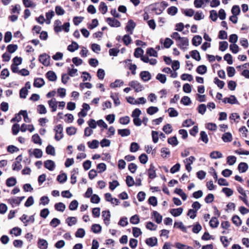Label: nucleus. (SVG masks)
Instances as JSON below:
<instances>
[{"mask_svg": "<svg viewBox=\"0 0 249 249\" xmlns=\"http://www.w3.org/2000/svg\"><path fill=\"white\" fill-rule=\"evenodd\" d=\"M210 226L213 228H215L217 227L219 224V221L217 218L215 217H213L210 221Z\"/></svg>", "mask_w": 249, "mask_h": 249, "instance_id": "32", "label": "nucleus"}, {"mask_svg": "<svg viewBox=\"0 0 249 249\" xmlns=\"http://www.w3.org/2000/svg\"><path fill=\"white\" fill-rule=\"evenodd\" d=\"M130 222L132 224H137L140 222V218L139 215L135 214L131 216L130 218Z\"/></svg>", "mask_w": 249, "mask_h": 249, "instance_id": "54", "label": "nucleus"}, {"mask_svg": "<svg viewBox=\"0 0 249 249\" xmlns=\"http://www.w3.org/2000/svg\"><path fill=\"white\" fill-rule=\"evenodd\" d=\"M236 161V158L234 156H229L227 158V162L229 165H233Z\"/></svg>", "mask_w": 249, "mask_h": 249, "instance_id": "45", "label": "nucleus"}, {"mask_svg": "<svg viewBox=\"0 0 249 249\" xmlns=\"http://www.w3.org/2000/svg\"><path fill=\"white\" fill-rule=\"evenodd\" d=\"M85 231L82 228L78 229L75 233V236L78 238H82L85 236Z\"/></svg>", "mask_w": 249, "mask_h": 249, "instance_id": "51", "label": "nucleus"}, {"mask_svg": "<svg viewBox=\"0 0 249 249\" xmlns=\"http://www.w3.org/2000/svg\"><path fill=\"white\" fill-rule=\"evenodd\" d=\"M110 97L114 101V103L115 106H118L120 105L121 102L119 99V93H111Z\"/></svg>", "mask_w": 249, "mask_h": 249, "instance_id": "13", "label": "nucleus"}, {"mask_svg": "<svg viewBox=\"0 0 249 249\" xmlns=\"http://www.w3.org/2000/svg\"><path fill=\"white\" fill-rule=\"evenodd\" d=\"M201 140L205 143H207L209 141L208 135L205 131H201L200 133Z\"/></svg>", "mask_w": 249, "mask_h": 249, "instance_id": "62", "label": "nucleus"}, {"mask_svg": "<svg viewBox=\"0 0 249 249\" xmlns=\"http://www.w3.org/2000/svg\"><path fill=\"white\" fill-rule=\"evenodd\" d=\"M128 85L131 87L136 92H140L142 89V86L137 81H132L130 82Z\"/></svg>", "mask_w": 249, "mask_h": 249, "instance_id": "5", "label": "nucleus"}, {"mask_svg": "<svg viewBox=\"0 0 249 249\" xmlns=\"http://www.w3.org/2000/svg\"><path fill=\"white\" fill-rule=\"evenodd\" d=\"M99 142L96 140H93L91 142H88L87 144L89 148L91 149H95L99 146Z\"/></svg>", "mask_w": 249, "mask_h": 249, "instance_id": "25", "label": "nucleus"}, {"mask_svg": "<svg viewBox=\"0 0 249 249\" xmlns=\"http://www.w3.org/2000/svg\"><path fill=\"white\" fill-rule=\"evenodd\" d=\"M91 230L93 232L98 233L101 231L102 227L99 224H94L91 226Z\"/></svg>", "mask_w": 249, "mask_h": 249, "instance_id": "29", "label": "nucleus"}, {"mask_svg": "<svg viewBox=\"0 0 249 249\" xmlns=\"http://www.w3.org/2000/svg\"><path fill=\"white\" fill-rule=\"evenodd\" d=\"M77 129L73 126L68 127L66 128V132L68 135L71 136L76 133Z\"/></svg>", "mask_w": 249, "mask_h": 249, "instance_id": "58", "label": "nucleus"}, {"mask_svg": "<svg viewBox=\"0 0 249 249\" xmlns=\"http://www.w3.org/2000/svg\"><path fill=\"white\" fill-rule=\"evenodd\" d=\"M146 244L150 247L156 246L158 243V240L156 237H150L145 240Z\"/></svg>", "mask_w": 249, "mask_h": 249, "instance_id": "15", "label": "nucleus"}, {"mask_svg": "<svg viewBox=\"0 0 249 249\" xmlns=\"http://www.w3.org/2000/svg\"><path fill=\"white\" fill-rule=\"evenodd\" d=\"M144 51L141 48H137L135 50L134 55L136 58L141 57L143 55Z\"/></svg>", "mask_w": 249, "mask_h": 249, "instance_id": "39", "label": "nucleus"}, {"mask_svg": "<svg viewBox=\"0 0 249 249\" xmlns=\"http://www.w3.org/2000/svg\"><path fill=\"white\" fill-rule=\"evenodd\" d=\"M228 47V43L227 41H221L219 42V49L222 52L225 51Z\"/></svg>", "mask_w": 249, "mask_h": 249, "instance_id": "56", "label": "nucleus"}, {"mask_svg": "<svg viewBox=\"0 0 249 249\" xmlns=\"http://www.w3.org/2000/svg\"><path fill=\"white\" fill-rule=\"evenodd\" d=\"M54 131L55 132V139L57 141H60L63 137L62 125L59 124L56 125L54 128Z\"/></svg>", "mask_w": 249, "mask_h": 249, "instance_id": "2", "label": "nucleus"}, {"mask_svg": "<svg viewBox=\"0 0 249 249\" xmlns=\"http://www.w3.org/2000/svg\"><path fill=\"white\" fill-rule=\"evenodd\" d=\"M66 223L68 226H71L73 225L76 224L77 223V219L75 217H68L66 220Z\"/></svg>", "mask_w": 249, "mask_h": 249, "instance_id": "37", "label": "nucleus"}, {"mask_svg": "<svg viewBox=\"0 0 249 249\" xmlns=\"http://www.w3.org/2000/svg\"><path fill=\"white\" fill-rule=\"evenodd\" d=\"M140 77L144 82L149 81L151 78V75L150 73L148 71H142L140 74Z\"/></svg>", "mask_w": 249, "mask_h": 249, "instance_id": "10", "label": "nucleus"}, {"mask_svg": "<svg viewBox=\"0 0 249 249\" xmlns=\"http://www.w3.org/2000/svg\"><path fill=\"white\" fill-rule=\"evenodd\" d=\"M60 224V221L57 218H53L50 222V225L53 228H56Z\"/></svg>", "mask_w": 249, "mask_h": 249, "instance_id": "61", "label": "nucleus"}, {"mask_svg": "<svg viewBox=\"0 0 249 249\" xmlns=\"http://www.w3.org/2000/svg\"><path fill=\"white\" fill-rule=\"evenodd\" d=\"M110 213L109 211H104L102 212V217L105 224L108 226L109 224Z\"/></svg>", "mask_w": 249, "mask_h": 249, "instance_id": "9", "label": "nucleus"}, {"mask_svg": "<svg viewBox=\"0 0 249 249\" xmlns=\"http://www.w3.org/2000/svg\"><path fill=\"white\" fill-rule=\"evenodd\" d=\"M172 38L176 40L177 45L181 49H185L188 46L189 41L187 38L180 37L177 32L172 34Z\"/></svg>", "mask_w": 249, "mask_h": 249, "instance_id": "1", "label": "nucleus"}, {"mask_svg": "<svg viewBox=\"0 0 249 249\" xmlns=\"http://www.w3.org/2000/svg\"><path fill=\"white\" fill-rule=\"evenodd\" d=\"M183 212V209L182 208H178L177 209H172V215L177 217L179 216Z\"/></svg>", "mask_w": 249, "mask_h": 249, "instance_id": "44", "label": "nucleus"}, {"mask_svg": "<svg viewBox=\"0 0 249 249\" xmlns=\"http://www.w3.org/2000/svg\"><path fill=\"white\" fill-rule=\"evenodd\" d=\"M248 169V165L245 162H241L239 164L238 169L240 173H245Z\"/></svg>", "mask_w": 249, "mask_h": 249, "instance_id": "20", "label": "nucleus"}, {"mask_svg": "<svg viewBox=\"0 0 249 249\" xmlns=\"http://www.w3.org/2000/svg\"><path fill=\"white\" fill-rule=\"evenodd\" d=\"M133 235L135 237H138L142 234L141 229L137 227H133L132 228Z\"/></svg>", "mask_w": 249, "mask_h": 249, "instance_id": "52", "label": "nucleus"}, {"mask_svg": "<svg viewBox=\"0 0 249 249\" xmlns=\"http://www.w3.org/2000/svg\"><path fill=\"white\" fill-rule=\"evenodd\" d=\"M152 215L154 216L155 219V221L158 223L160 224L161 222L162 217V216L157 211H154L152 213Z\"/></svg>", "mask_w": 249, "mask_h": 249, "instance_id": "24", "label": "nucleus"}, {"mask_svg": "<svg viewBox=\"0 0 249 249\" xmlns=\"http://www.w3.org/2000/svg\"><path fill=\"white\" fill-rule=\"evenodd\" d=\"M48 104L49 107L52 108V112H54L56 110L57 102L56 101L55 98L52 99L48 101Z\"/></svg>", "mask_w": 249, "mask_h": 249, "instance_id": "18", "label": "nucleus"}, {"mask_svg": "<svg viewBox=\"0 0 249 249\" xmlns=\"http://www.w3.org/2000/svg\"><path fill=\"white\" fill-rule=\"evenodd\" d=\"M237 190L239 194H240L242 196H239V198L241 199L245 204L249 207V203L247 199V196L246 194V191H245L242 187L238 186L237 188Z\"/></svg>", "mask_w": 249, "mask_h": 249, "instance_id": "3", "label": "nucleus"}, {"mask_svg": "<svg viewBox=\"0 0 249 249\" xmlns=\"http://www.w3.org/2000/svg\"><path fill=\"white\" fill-rule=\"evenodd\" d=\"M28 94V90L26 88H22L19 91V96L21 98L25 99Z\"/></svg>", "mask_w": 249, "mask_h": 249, "instance_id": "60", "label": "nucleus"}, {"mask_svg": "<svg viewBox=\"0 0 249 249\" xmlns=\"http://www.w3.org/2000/svg\"><path fill=\"white\" fill-rule=\"evenodd\" d=\"M232 222L237 226H240L242 223V221H241V220L240 219V217L236 215H234L232 217Z\"/></svg>", "mask_w": 249, "mask_h": 249, "instance_id": "59", "label": "nucleus"}, {"mask_svg": "<svg viewBox=\"0 0 249 249\" xmlns=\"http://www.w3.org/2000/svg\"><path fill=\"white\" fill-rule=\"evenodd\" d=\"M46 152L47 154L54 156L55 155V149L51 145H49L46 148Z\"/></svg>", "mask_w": 249, "mask_h": 249, "instance_id": "55", "label": "nucleus"}, {"mask_svg": "<svg viewBox=\"0 0 249 249\" xmlns=\"http://www.w3.org/2000/svg\"><path fill=\"white\" fill-rule=\"evenodd\" d=\"M207 69L205 65L199 66L196 69V72L200 74H204L207 71Z\"/></svg>", "mask_w": 249, "mask_h": 249, "instance_id": "43", "label": "nucleus"}, {"mask_svg": "<svg viewBox=\"0 0 249 249\" xmlns=\"http://www.w3.org/2000/svg\"><path fill=\"white\" fill-rule=\"evenodd\" d=\"M209 2V0H195L194 5L196 8H199L202 7L204 4Z\"/></svg>", "mask_w": 249, "mask_h": 249, "instance_id": "23", "label": "nucleus"}, {"mask_svg": "<svg viewBox=\"0 0 249 249\" xmlns=\"http://www.w3.org/2000/svg\"><path fill=\"white\" fill-rule=\"evenodd\" d=\"M99 10L102 14H106L107 11V7L104 2H101L99 6Z\"/></svg>", "mask_w": 249, "mask_h": 249, "instance_id": "36", "label": "nucleus"}, {"mask_svg": "<svg viewBox=\"0 0 249 249\" xmlns=\"http://www.w3.org/2000/svg\"><path fill=\"white\" fill-rule=\"evenodd\" d=\"M202 41V38L199 36H196L192 39V44L196 46L200 45Z\"/></svg>", "mask_w": 249, "mask_h": 249, "instance_id": "30", "label": "nucleus"}, {"mask_svg": "<svg viewBox=\"0 0 249 249\" xmlns=\"http://www.w3.org/2000/svg\"><path fill=\"white\" fill-rule=\"evenodd\" d=\"M61 21L59 20H56L54 22V30L55 32L58 33L62 31Z\"/></svg>", "mask_w": 249, "mask_h": 249, "instance_id": "19", "label": "nucleus"}, {"mask_svg": "<svg viewBox=\"0 0 249 249\" xmlns=\"http://www.w3.org/2000/svg\"><path fill=\"white\" fill-rule=\"evenodd\" d=\"M139 148L140 146L138 143L133 142L131 143L130 146V151L131 152H136L139 149Z\"/></svg>", "mask_w": 249, "mask_h": 249, "instance_id": "46", "label": "nucleus"}, {"mask_svg": "<svg viewBox=\"0 0 249 249\" xmlns=\"http://www.w3.org/2000/svg\"><path fill=\"white\" fill-rule=\"evenodd\" d=\"M159 109L156 107H150L147 109V113L153 115L158 112Z\"/></svg>", "mask_w": 249, "mask_h": 249, "instance_id": "63", "label": "nucleus"}, {"mask_svg": "<svg viewBox=\"0 0 249 249\" xmlns=\"http://www.w3.org/2000/svg\"><path fill=\"white\" fill-rule=\"evenodd\" d=\"M78 206V202L76 200H72L69 206V208L71 211H74L77 209Z\"/></svg>", "mask_w": 249, "mask_h": 249, "instance_id": "47", "label": "nucleus"}, {"mask_svg": "<svg viewBox=\"0 0 249 249\" xmlns=\"http://www.w3.org/2000/svg\"><path fill=\"white\" fill-rule=\"evenodd\" d=\"M32 140L36 144L41 145L42 143V140L38 134L33 135L32 137Z\"/></svg>", "mask_w": 249, "mask_h": 249, "instance_id": "33", "label": "nucleus"}, {"mask_svg": "<svg viewBox=\"0 0 249 249\" xmlns=\"http://www.w3.org/2000/svg\"><path fill=\"white\" fill-rule=\"evenodd\" d=\"M44 167L50 171H53L55 166L54 162L52 160H48L44 162Z\"/></svg>", "mask_w": 249, "mask_h": 249, "instance_id": "11", "label": "nucleus"}, {"mask_svg": "<svg viewBox=\"0 0 249 249\" xmlns=\"http://www.w3.org/2000/svg\"><path fill=\"white\" fill-rule=\"evenodd\" d=\"M174 192L175 193L177 194L179 196H180L181 197V198L183 200H186L187 197V195L183 191V190L182 189L177 188L175 189Z\"/></svg>", "mask_w": 249, "mask_h": 249, "instance_id": "35", "label": "nucleus"}, {"mask_svg": "<svg viewBox=\"0 0 249 249\" xmlns=\"http://www.w3.org/2000/svg\"><path fill=\"white\" fill-rule=\"evenodd\" d=\"M16 183V179L14 177L9 178L6 181V184L8 187L14 186Z\"/></svg>", "mask_w": 249, "mask_h": 249, "instance_id": "28", "label": "nucleus"}, {"mask_svg": "<svg viewBox=\"0 0 249 249\" xmlns=\"http://www.w3.org/2000/svg\"><path fill=\"white\" fill-rule=\"evenodd\" d=\"M54 12L53 10H51L46 13V17L47 18V20H46V22L47 24L50 23V22H51L50 20H51V18L54 16Z\"/></svg>", "mask_w": 249, "mask_h": 249, "instance_id": "48", "label": "nucleus"}, {"mask_svg": "<svg viewBox=\"0 0 249 249\" xmlns=\"http://www.w3.org/2000/svg\"><path fill=\"white\" fill-rule=\"evenodd\" d=\"M191 55L192 57L196 60V61H199L201 59L199 52L196 50H194L191 52Z\"/></svg>", "mask_w": 249, "mask_h": 249, "instance_id": "41", "label": "nucleus"}, {"mask_svg": "<svg viewBox=\"0 0 249 249\" xmlns=\"http://www.w3.org/2000/svg\"><path fill=\"white\" fill-rule=\"evenodd\" d=\"M222 139L225 142H230L232 140V137L231 133L227 132L223 135Z\"/></svg>", "mask_w": 249, "mask_h": 249, "instance_id": "21", "label": "nucleus"}, {"mask_svg": "<svg viewBox=\"0 0 249 249\" xmlns=\"http://www.w3.org/2000/svg\"><path fill=\"white\" fill-rule=\"evenodd\" d=\"M23 3L25 7H36V5L31 0H23Z\"/></svg>", "mask_w": 249, "mask_h": 249, "instance_id": "50", "label": "nucleus"}, {"mask_svg": "<svg viewBox=\"0 0 249 249\" xmlns=\"http://www.w3.org/2000/svg\"><path fill=\"white\" fill-rule=\"evenodd\" d=\"M11 234H14L15 236H18L21 234V229L18 227H14L10 231Z\"/></svg>", "mask_w": 249, "mask_h": 249, "instance_id": "49", "label": "nucleus"}, {"mask_svg": "<svg viewBox=\"0 0 249 249\" xmlns=\"http://www.w3.org/2000/svg\"><path fill=\"white\" fill-rule=\"evenodd\" d=\"M67 179V176L66 174L62 173L59 175L57 177V180L60 183H63L66 181Z\"/></svg>", "mask_w": 249, "mask_h": 249, "instance_id": "40", "label": "nucleus"}, {"mask_svg": "<svg viewBox=\"0 0 249 249\" xmlns=\"http://www.w3.org/2000/svg\"><path fill=\"white\" fill-rule=\"evenodd\" d=\"M55 209L57 211L63 212L65 208V205L62 202H58L54 205Z\"/></svg>", "mask_w": 249, "mask_h": 249, "instance_id": "31", "label": "nucleus"}, {"mask_svg": "<svg viewBox=\"0 0 249 249\" xmlns=\"http://www.w3.org/2000/svg\"><path fill=\"white\" fill-rule=\"evenodd\" d=\"M136 23L132 19H129L125 26V30L127 32H130V34H132V31L136 27Z\"/></svg>", "mask_w": 249, "mask_h": 249, "instance_id": "8", "label": "nucleus"}, {"mask_svg": "<svg viewBox=\"0 0 249 249\" xmlns=\"http://www.w3.org/2000/svg\"><path fill=\"white\" fill-rule=\"evenodd\" d=\"M18 45L16 44H9L7 47V50L9 53H12L18 49Z\"/></svg>", "mask_w": 249, "mask_h": 249, "instance_id": "57", "label": "nucleus"}, {"mask_svg": "<svg viewBox=\"0 0 249 249\" xmlns=\"http://www.w3.org/2000/svg\"><path fill=\"white\" fill-rule=\"evenodd\" d=\"M124 84V82L121 80L117 79L114 82L111 83L110 85L111 88H115L117 87H121Z\"/></svg>", "mask_w": 249, "mask_h": 249, "instance_id": "34", "label": "nucleus"}, {"mask_svg": "<svg viewBox=\"0 0 249 249\" xmlns=\"http://www.w3.org/2000/svg\"><path fill=\"white\" fill-rule=\"evenodd\" d=\"M118 133L122 137L128 136L130 134V130L129 129H118Z\"/></svg>", "mask_w": 249, "mask_h": 249, "instance_id": "27", "label": "nucleus"}, {"mask_svg": "<svg viewBox=\"0 0 249 249\" xmlns=\"http://www.w3.org/2000/svg\"><path fill=\"white\" fill-rule=\"evenodd\" d=\"M38 247L40 249H47L48 246L47 241L43 239L39 238L37 242Z\"/></svg>", "mask_w": 249, "mask_h": 249, "instance_id": "12", "label": "nucleus"}, {"mask_svg": "<svg viewBox=\"0 0 249 249\" xmlns=\"http://www.w3.org/2000/svg\"><path fill=\"white\" fill-rule=\"evenodd\" d=\"M79 48V45L77 42L72 41L71 45L68 46L67 49L71 52H73Z\"/></svg>", "mask_w": 249, "mask_h": 249, "instance_id": "22", "label": "nucleus"}, {"mask_svg": "<svg viewBox=\"0 0 249 249\" xmlns=\"http://www.w3.org/2000/svg\"><path fill=\"white\" fill-rule=\"evenodd\" d=\"M45 84V81L43 78H36L35 79L34 86L36 88H41Z\"/></svg>", "mask_w": 249, "mask_h": 249, "instance_id": "16", "label": "nucleus"}, {"mask_svg": "<svg viewBox=\"0 0 249 249\" xmlns=\"http://www.w3.org/2000/svg\"><path fill=\"white\" fill-rule=\"evenodd\" d=\"M22 160V157L21 155L18 156L16 159V161L13 164V170L19 171L22 167L21 165L20 164V162Z\"/></svg>", "mask_w": 249, "mask_h": 249, "instance_id": "6", "label": "nucleus"}, {"mask_svg": "<svg viewBox=\"0 0 249 249\" xmlns=\"http://www.w3.org/2000/svg\"><path fill=\"white\" fill-rule=\"evenodd\" d=\"M106 21L107 23L112 27H119L121 26L120 22L113 18H107L106 19Z\"/></svg>", "mask_w": 249, "mask_h": 249, "instance_id": "7", "label": "nucleus"}, {"mask_svg": "<svg viewBox=\"0 0 249 249\" xmlns=\"http://www.w3.org/2000/svg\"><path fill=\"white\" fill-rule=\"evenodd\" d=\"M148 175L149 178L153 179L156 177L155 167L153 164H151L149 169L148 170Z\"/></svg>", "mask_w": 249, "mask_h": 249, "instance_id": "14", "label": "nucleus"}, {"mask_svg": "<svg viewBox=\"0 0 249 249\" xmlns=\"http://www.w3.org/2000/svg\"><path fill=\"white\" fill-rule=\"evenodd\" d=\"M24 196H20L15 198H12L9 199V201L11 204H14L17 205H19L20 204L21 201L24 198Z\"/></svg>", "mask_w": 249, "mask_h": 249, "instance_id": "26", "label": "nucleus"}, {"mask_svg": "<svg viewBox=\"0 0 249 249\" xmlns=\"http://www.w3.org/2000/svg\"><path fill=\"white\" fill-rule=\"evenodd\" d=\"M38 60L43 65L48 66L50 65V57L49 55L44 53L39 56Z\"/></svg>", "mask_w": 249, "mask_h": 249, "instance_id": "4", "label": "nucleus"}, {"mask_svg": "<svg viewBox=\"0 0 249 249\" xmlns=\"http://www.w3.org/2000/svg\"><path fill=\"white\" fill-rule=\"evenodd\" d=\"M210 156L212 159H216L222 158V154L219 151H214L210 153Z\"/></svg>", "mask_w": 249, "mask_h": 249, "instance_id": "38", "label": "nucleus"}, {"mask_svg": "<svg viewBox=\"0 0 249 249\" xmlns=\"http://www.w3.org/2000/svg\"><path fill=\"white\" fill-rule=\"evenodd\" d=\"M160 43L161 44H163L164 48H169L171 46V39L166 38L164 42H163V40L161 39L160 40Z\"/></svg>", "mask_w": 249, "mask_h": 249, "instance_id": "42", "label": "nucleus"}, {"mask_svg": "<svg viewBox=\"0 0 249 249\" xmlns=\"http://www.w3.org/2000/svg\"><path fill=\"white\" fill-rule=\"evenodd\" d=\"M46 76L48 80L51 81H55L57 78V76L55 72L52 71H48L46 74Z\"/></svg>", "mask_w": 249, "mask_h": 249, "instance_id": "17", "label": "nucleus"}, {"mask_svg": "<svg viewBox=\"0 0 249 249\" xmlns=\"http://www.w3.org/2000/svg\"><path fill=\"white\" fill-rule=\"evenodd\" d=\"M176 247L178 249H194L192 247L188 246L180 243H176Z\"/></svg>", "mask_w": 249, "mask_h": 249, "instance_id": "64", "label": "nucleus"}, {"mask_svg": "<svg viewBox=\"0 0 249 249\" xmlns=\"http://www.w3.org/2000/svg\"><path fill=\"white\" fill-rule=\"evenodd\" d=\"M126 183L128 187H131L135 184V181L131 176H127L126 177Z\"/></svg>", "mask_w": 249, "mask_h": 249, "instance_id": "53", "label": "nucleus"}]
</instances>
